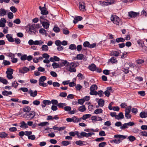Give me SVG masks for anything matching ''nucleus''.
<instances>
[{
  "label": "nucleus",
  "instance_id": "nucleus-1",
  "mask_svg": "<svg viewBox=\"0 0 147 147\" xmlns=\"http://www.w3.org/2000/svg\"><path fill=\"white\" fill-rule=\"evenodd\" d=\"M114 137L115 138H119V139H114L113 140H112L111 141V143L114 142L116 144H118L121 142V140H122L126 138L127 136L117 134L115 135Z\"/></svg>",
  "mask_w": 147,
  "mask_h": 147
},
{
  "label": "nucleus",
  "instance_id": "nucleus-2",
  "mask_svg": "<svg viewBox=\"0 0 147 147\" xmlns=\"http://www.w3.org/2000/svg\"><path fill=\"white\" fill-rule=\"evenodd\" d=\"M111 20L113 23L117 25H121L122 24L120 18L116 15H112L111 17Z\"/></svg>",
  "mask_w": 147,
  "mask_h": 147
},
{
  "label": "nucleus",
  "instance_id": "nucleus-3",
  "mask_svg": "<svg viewBox=\"0 0 147 147\" xmlns=\"http://www.w3.org/2000/svg\"><path fill=\"white\" fill-rule=\"evenodd\" d=\"M77 66V64L75 62H71L69 64V65L67 68V70L71 72H75L76 71L75 67Z\"/></svg>",
  "mask_w": 147,
  "mask_h": 147
},
{
  "label": "nucleus",
  "instance_id": "nucleus-4",
  "mask_svg": "<svg viewBox=\"0 0 147 147\" xmlns=\"http://www.w3.org/2000/svg\"><path fill=\"white\" fill-rule=\"evenodd\" d=\"M36 115V113L34 111H30L28 113L25 114L24 117L28 119H31L34 117Z\"/></svg>",
  "mask_w": 147,
  "mask_h": 147
},
{
  "label": "nucleus",
  "instance_id": "nucleus-5",
  "mask_svg": "<svg viewBox=\"0 0 147 147\" xmlns=\"http://www.w3.org/2000/svg\"><path fill=\"white\" fill-rule=\"evenodd\" d=\"M28 43L30 45H40L44 43V42L41 40H35L34 41L32 40H30L28 42Z\"/></svg>",
  "mask_w": 147,
  "mask_h": 147
},
{
  "label": "nucleus",
  "instance_id": "nucleus-6",
  "mask_svg": "<svg viewBox=\"0 0 147 147\" xmlns=\"http://www.w3.org/2000/svg\"><path fill=\"white\" fill-rule=\"evenodd\" d=\"M13 70L11 68H8L6 71V73L7 74V77L9 79H11L13 78L12 75L13 74Z\"/></svg>",
  "mask_w": 147,
  "mask_h": 147
},
{
  "label": "nucleus",
  "instance_id": "nucleus-7",
  "mask_svg": "<svg viewBox=\"0 0 147 147\" xmlns=\"http://www.w3.org/2000/svg\"><path fill=\"white\" fill-rule=\"evenodd\" d=\"M97 85L95 84L92 85L90 88V94L91 95H94L95 94V92H96L95 90L97 89Z\"/></svg>",
  "mask_w": 147,
  "mask_h": 147
},
{
  "label": "nucleus",
  "instance_id": "nucleus-8",
  "mask_svg": "<svg viewBox=\"0 0 147 147\" xmlns=\"http://www.w3.org/2000/svg\"><path fill=\"white\" fill-rule=\"evenodd\" d=\"M98 105H96V107L98 108L100 107H103L105 105L104 100L102 98L99 99L97 101Z\"/></svg>",
  "mask_w": 147,
  "mask_h": 147
},
{
  "label": "nucleus",
  "instance_id": "nucleus-9",
  "mask_svg": "<svg viewBox=\"0 0 147 147\" xmlns=\"http://www.w3.org/2000/svg\"><path fill=\"white\" fill-rule=\"evenodd\" d=\"M39 9L41 11V14L43 15H46L48 14V11L47 10L45 7H39Z\"/></svg>",
  "mask_w": 147,
  "mask_h": 147
},
{
  "label": "nucleus",
  "instance_id": "nucleus-10",
  "mask_svg": "<svg viewBox=\"0 0 147 147\" xmlns=\"http://www.w3.org/2000/svg\"><path fill=\"white\" fill-rule=\"evenodd\" d=\"M79 8L80 9L83 11H84L86 10L85 9V4L84 2L81 1L79 3Z\"/></svg>",
  "mask_w": 147,
  "mask_h": 147
},
{
  "label": "nucleus",
  "instance_id": "nucleus-11",
  "mask_svg": "<svg viewBox=\"0 0 147 147\" xmlns=\"http://www.w3.org/2000/svg\"><path fill=\"white\" fill-rule=\"evenodd\" d=\"M30 70L29 69L26 67H24L22 68H20L19 71L20 73L24 74Z\"/></svg>",
  "mask_w": 147,
  "mask_h": 147
},
{
  "label": "nucleus",
  "instance_id": "nucleus-12",
  "mask_svg": "<svg viewBox=\"0 0 147 147\" xmlns=\"http://www.w3.org/2000/svg\"><path fill=\"white\" fill-rule=\"evenodd\" d=\"M139 13L133 11H130L128 13V16L130 18H135L138 16Z\"/></svg>",
  "mask_w": 147,
  "mask_h": 147
},
{
  "label": "nucleus",
  "instance_id": "nucleus-13",
  "mask_svg": "<svg viewBox=\"0 0 147 147\" xmlns=\"http://www.w3.org/2000/svg\"><path fill=\"white\" fill-rule=\"evenodd\" d=\"M9 11L7 10H5L3 8L0 9V16H5Z\"/></svg>",
  "mask_w": 147,
  "mask_h": 147
},
{
  "label": "nucleus",
  "instance_id": "nucleus-14",
  "mask_svg": "<svg viewBox=\"0 0 147 147\" xmlns=\"http://www.w3.org/2000/svg\"><path fill=\"white\" fill-rule=\"evenodd\" d=\"M28 93L30 94V96H31L34 97L36 96L37 92L36 90H35L33 92L32 90L30 89L28 90Z\"/></svg>",
  "mask_w": 147,
  "mask_h": 147
},
{
  "label": "nucleus",
  "instance_id": "nucleus-15",
  "mask_svg": "<svg viewBox=\"0 0 147 147\" xmlns=\"http://www.w3.org/2000/svg\"><path fill=\"white\" fill-rule=\"evenodd\" d=\"M20 127L24 129H26L28 128V126L27 123H26L24 121H21L20 123Z\"/></svg>",
  "mask_w": 147,
  "mask_h": 147
},
{
  "label": "nucleus",
  "instance_id": "nucleus-16",
  "mask_svg": "<svg viewBox=\"0 0 147 147\" xmlns=\"http://www.w3.org/2000/svg\"><path fill=\"white\" fill-rule=\"evenodd\" d=\"M82 20V17L78 16H75L73 20V23L76 24L78 22V21H81Z\"/></svg>",
  "mask_w": 147,
  "mask_h": 147
},
{
  "label": "nucleus",
  "instance_id": "nucleus-17",
  "mask_svg": "<svg viewBox=\"0 0 147 147\" xmlns=\"http://www.w3.org/2000/svg\"><path fill=\"white\" fill-rule=\"evenodd\" d=\"M96 65L94 64H91L88 66V69L92 71H94L96 70Z\"/></svg>",
  "mask_w": 147,
  "mask_h": 147
},
{
  "label": "nucleus",
  "instance_id": "nucleus-18",
  "mask_svg": "<svg viewBox=\"0 0 147 147\" xmlns=\"http://www.w3.org/2000/svg\"><path fill=\"white\" fill-rule=\"evenodd\" d=\"M59 60V58L55 56H54L53 57H51L50 58V61L52 62H54V61H58Z\"/></svg>",
  "mask_w": 147,
  "mask_h": 147
},
{
  "label": "nucleus",
  "instance_id": "nucleus-19",
  "mask_svg": "<svg viewBox=\"0 0 147 147\" xmlns=\"http://www.w3.org/2000/svg\"><path fill=\"white\" fill-rule=\"evenodd\" d=\"M124 116L122 112L120 113L118 115H117L115 117V119L118 120H120L121 119H123Z\"/></svg>",
  "mask_w": 147,
  "mask_h": 147
},
{
  "label": "nucleus",
  "instance_id": "nucleus-20",
  "mask_svg": "<svg viewBox=\"0 0 147 147\" xmlns=\"http://www.w3.org/2000/svg\"><path fill=\"white\" fill-rule=\"evenodd\" d=\"M6 37L7 38L8 41L10 42H13L14 39L13 38L10 34H7L6 35Z\"/></svg>",
  "mask_w": 147,
  "mask_h": 147
},
{
  "label": "nucleus",
  "instance_id": "nucleus-21",
  "mask_svg": "<svg viewBox=\"0 0 147 147\" xmlns=\"http://www.w3.org/2000/svg\"><path fill=\"white\" fill-rule=\"evenodd\" d=\"M95 94L94 95H98L100 97H102L104 96V92L101 90H99L98 92H95Z\"/></svg>",
  "mask_w": 147,
  "mask_h": 147
},
{
  "label": "nucleus",
  "instance_id": "nucleus-22",
  "mask_svg": "<svg viewBox=\"0 0 147 147\" xmlns=\"http://www.w3.org/2000/svg\"><path fill=\"white\" fill-rule=\"evenodd\" d=\"M43 27L46 29H47L49 27V24L47 22H41Z\"/></svg>",
  "mask_w": 147,
  "mask_h": 147
},
{
  "label": "nucleus",
  "instance_id": "nucleus-23",
  "mask_svg": "<svg viewBox=\"0 0 147 147\" xmlns=\"http://www.w3.org/2000/svg\"><path fill=\"white\" fill-rule=\"evenodd\" d=\"M85 132L82 131L81 133H79L78 132V137L79 138H82L83 137H85Z\"/></svg>",
  "mask_w": 147,
  "mask_h": 147
},
{
  "label": "nucleus",
  "instance_id": "nucleus-24",
  "mask_svg": "<svg viewBox=\"0 0 147 147\" xmlns=\"http://www.w3.org/2000/svg\"><path fill=\"white\" fill-rule=\"evenodd\" d=\"M12 92L11 91H7L6 90H4L2 92L3 95L5 96H7L9 95H11Z\"/></svg>",
  "mask_w": 147,
  "mask_h": 147
},
{
  "label": "nucleus",
  "instance_id": "nucleus-25",
  "mask_svg": "<svg viewBox=\"0 0 147 147\" xmlns=\"http://www.w3.org/2000/svg\"><path fill=\"white\" fill-rule=\"evenodd\" d=\"M85 142L84 141L79 140L75 142V143L77 145H78L80 146H82L84 145V143Z\"/></svg>",
  "mask_w": 147,
  "mask_h": 147
},
{
  "label": "nucleus",
  "instance_id": "nucleus-26",
  "mask_svg": "<svg viewBox=\"0 0 147 147\" xmlns=\"http://www.w3.org/2000/svg\"><path fill=\"white\" fill-rule=\"evenodd\" d=\"M4 54L7 56L11 57V58L15 57V54H13L11 53H5Z\"/></svg>",
  "mask_w": 147,
  "mask_h": 147
},
{
  "label": "nucleus",
  "instance_id": "nucleus-27",
  "mask_svg": "<svg viewBox=\"0 0 147 147\" xmlns=\"http://www.w3.org/2000/svg\"><path fill=\"white\" fill-rule=\"evenodd\" d=\"M119 54L118 52L115 51L111 52L110 53V55L112 56H115V57H118L119 56Z\"/></svg>",
  "mask_w": 147,
  "mask_h": 147
},
{
  "label": "nucleus",
  "instance_id": "nucleus-28",
  "mask_svg": "<svg viewBox=\"0 0 147 147\" xmlns=\"http://www.w3.org/2000/svg\"><path fill=\"white\" fill-rule=\"evenodd\" d=\"M31 109V108L29 106H25L23 108V111L25 112H29Z\"/></svg>",
  "mask_w": 147,
  "mask_h": 147
},
{
  "label": "nucleus",
  "instance_id": "nucleus-29",
  "mask_svg": "<svg viewBox=\"0 0 147 147\" xmlns=\"http://www.w3.org/2000/svg\"><path fill=\"white\" fill-rule=\"evenodd\" d=\"M47 79V78L45 76L40 77L39 80V83L43 82Z\"/></svg>",
  "mask_w": 147,
  "mask_h": 147
},
{
  "label": "nucleus",
  "instance_id": "nucleus-30",
  "mask_svg": "<svg viewBox=\"0 0 147 147\" xmlns=\"http://www.w3.org/2000/svg\"><path fill=\"white\" fill-rule=\"evenodd\" d=\"M78 110L80 112H83L84 111L86 110L85 105H83L80 107L78 108Z\"/></svg>",
  "mask_w": 147,
  "mask_h": 147
},
{
  "label": "nucleus",
  "instance_id": "nucleus-31",
  "mask_svg": "<svg viewBox=\"0 0 147 147\" xmlns=\"http://www.w3.org/2000/svg\"><path fill=\"white\" fill-rule=\"evenodd\" d=\"M140 117L142 118H146L147 117V111L146 112H142L140 114Z\"/></svg>",
  "mask_w": 147,
  "mask_h": 147
},
{
  "label": "nucleus",
  "instance_id": "nucleus-32",
  "mask_svg": "<svg viewBox=\"0 0 147 147\" xmlns=\"http://www.w3.org/2000/svg\"><path fill=\"white\" fill-rule=\"evenodd\" d=\"M102 110L101 109H98L95 110L94 114H97L101 113L102 112Z\"/></svg>",
  "mask_w": 147,
  "mask_h": 147
},
{
  "label": "nucleus",
  "instance_id": "nucleus-33",
  "mask_svg": "<svg viewBox=\"0 0 147 147\" xmlns=\"http://www.w3.org/2000/svg\"><path fill=\"white\" fill-rule=\"evenodd\" d=\"M63 146H67L71 144V141H62L61 142Z\"/></svg>",
  "mask_w": 147,
  "mask_h": 147
},
{
  "label": "nucleus",
  "instance_id": "nucleus-34",
  "mask_svg": "<svg viewBox=\"0 0 147 147\" xmlns=\"http://www.w3.org/2000/svg\"><path fill=\"white\" fill-rule=\"evenodd\" d=\"M69 134L70 136L74 137L75 135H76L78 136V131H75L74 132L71 131L69 133Z\"/></svg>",
  "mask_w": 147,
  "mask_h": 147
},
{
  "label": "nucleus",
  "instance_id": "nucleus-35",
  "mask_svg": "<svg viewBox=\"0 0 147 147\" xmlns=\"http://www.w3.org/2000/svg\"><path fill=\"white\" fill-rule=\"evenodd\" d=\"M53 30L56 33L59 32H60V29L57 26V25H55Z\"/></svg>",
  "mask_w": 147,
  "mask_h": 147
},
{
  "label": "nucleus",
  "instance_id": "nucleus-36",
  "mask_svg": "<svg viewBox=\"0 0 147 147\" xmlns=\"http://www.w3.org/2000/svg\"><path fill=\"white\" fill-rule=\"evenodd\" d=\"M91 116V115L90 114H85L83 116L81 119L84 120H85L86 119L89 118Z\"/></svg>",
  "mask_w": 147,
  "mask_h": 147
},
{
  "label": "nucleus",
  "instance_id": "nucleus-37",
  "mask_svg": "<svg viewBox=\"0 0 147 147\" xmlns=\"http://www.w3.org/2000/svg\"><path fill=\"white\" fill-rule=\"evenodd\" d=\"M42 103L45 104L46 106L51 104V102L49 100H44L42 101Z\"/></svg>",
  "mask_w": 147,
  "mask_h": 147
},
{
  "label": "nucleus",
  "instance_id": "nucleus-38",
  "mask_svg": "<svg viewBox=\"0 0 147 147\" xmlns=\"http://www.w3.org/2000/svg\"><path fill=\"white\" fill-rule=\"evenodd\" d=\"M109 61L112 63H116L117 62V60L116 59V58L115 57H111Z\"/></svg>",
  "mask_w": 147,
  "mask_h": 147
},
{
  "label": "nucleus",
  "instance_id": "nucleus-39",
  "mask_svg": "<svg viewBox=\"0 0 147 147\" xmlns=\"http://www.w3.org/2000/svg\"><path fill=\"white\" fill-rule=\"evenodd\" d=\"M8 134L5 132H2L0 133V137L3 138L6 137Z\"/></svg>",
  "mask_w": 147,
  "mask_h": 147
},
{
  "label": "nucleus",
  "instance_id": "nucleus-40",
  "mask_svg": "<svg viewBox=\"0 0 147 147\" xmlns=\"http://www.w3.org/2000/svg\"><path fill=\"white\" fill-rule=\"evenodd\" d=\"M125 41V39L122 37L117 38L116 39V41L118 43L121 42H124Z\"/></svg>",
  "mask_w": 147,
  "mask_h": 147
},
{
  "label": "nucleus",
  "instance_id": "nucleus-41",
  "mask_svg": "<svg viewBox=\"0 0 147 147\" xmlns=\"http://www.w3.org/2000/svg\"><path fill=\"white\" fill-rule=\"evenodd\" d=\"M139 45L140 46L143 48L144 46V42L142 40H139L137 41Z\"/></svg>",
  "mask_w": 147,
  "mask_h": 147
},
{
  "label": "nucleus",
  "instance_id": "nucleus-42",
  "mask_svg": "<svg viewBox=\"0 0 147 147\" xmlns=\"http://www.w3.org/2000/svg\"><path fill=\"white\" fill-rule=\"evenodd\" d=\"M139 134L141 136L147 137V132L146 131H141L139 132Z\"/></svg>",
  "mask_w": 147,
  "mask_h": 147
},
{
  "label": "nucleus",
  "instance_id": "nucleus-43",
  "mask_svg": "<svg viewBox=\"0 0 147 147\" xmlns=\"http://www.w3.org/2000/svg\"><path fill=\"white\" fill-rule=\"evenodd\" d=\"M41 49L42 51H46L48 50V47L47 45H43L42 46Z\"/></svg>",
  "mask_w": 147,
  "mask_h": 147
},
{
  "label": "nucleus",
  "instance_id": "nucleus-44",
  "mask_svg": "<svg viewBox=\"0 0 147 147\" xmlns=\"http://www.w3.org/2000/svg\"><path fill=\"white\" fill-rule=\"evenodd\" d=\"M76 58L78 59L82 60L84 58V55L82 54L77 55Z\"/></svg>",
  "mask_w": 147,
  "mask_h": 147
},
{
  "label": "nucleus",
  "instance_id": "nucleus-45",
  "mask_svg": "<svg viewBox=\"0 0 147 147\" xmlns=\"http://www.w3.org/2000/svg\"><path fill=\"white\" fill-rule=\"evenodd\" d=\"M131 109V106H128L127 107L125 110V113H130Z\"/></svg>",
  "mask_w": 147,
  "mask_h": 147
},
{
  "label": "nucleus",
  "instance_id": "nucleus-46",
  "mask_svg": "<svg viewBox=\"0 0 147 147\" xmlns=\"http://www.w3.org/2000/svg\"><path fill=\"white\" fill-rule=\"evenodd\" d=\"M73 122L74 123L78 122V121H80L79 120V119L76 116H74L72 117Z\"/></svg>",
  "mask_w": 147,
  "mask_h": 147
},
{
  "label": "nucleus",
  "instance_id": "nucleus-47",
  "mask_svg": "<svg viewBox=\"0 0 147 147\" xmlns=\"http://www.w3.org/2000/svg\"><path fill=\"white\" fill-rule=\"evenodd\" d=\"M69 49L71 50H76V45L74 44H71L69 46Z\"/></svg>",
  "mask_w": 147,
  "mask_h": 147
},
{
  "label": "nucleus",
  "instance_id": "nucleus-48",
  "mask_svg": "<svg viewBox=\"0 0 147 147\" xmlns=\"http://www.w3.org/2000/svg\"><path fill=\"white\" fill-rule=\"evenodd\" d=\"M128 139H129L131 142H133L136 139V138L134 136H129Z\"/></svg>",
  "mask_w": 147,
  "mask_h": 147
},
{
  "label": "nucleus",
  "instance_id": "nucleus-49",
  "mask_svg": "<svg viewBox=\"0 0 147 147\" xmlns=\"http://www.w3.org/2000/svg\"><path fill=\"white\" fill-rule=\"evenodd\" d=\"M39 33L42 34H45L47 33L46 30L43 28L40 29L39 31Z\"/></svg>",
  "mask_w": 147,
  "mask_h": 147
},
{
  "label": "nucleus",
  "instance_id": "nucleus-50",
  "mask_svg": "<svg viewBox=\"0 0 147 147\" xmlns=\"http://www.w3.org/2000/svg\"><path fill=\"white\" fill-rule=\"evenodd\" d=\"M66 105V104L65 103H60L58 104L57 106L59 108H64V107Z\"/></svg>",
  "mask_w": 147,
  "mask_h": 147
},
{
  "label": "nucleus",
  "instance_id": "nucleus-51",
  "mask_svg": "<svg viewBox=\"0 0 147 147\" xmlns=\"http://www.w3.org/2000/svg\"><path fill=\"white\" fill-rule=\"evenodd\" d=\"M62 64L65 66H68L69 65V63L66 60H63L62 62Z\"/></svg>",
  "mask_w": 147,
  "mask_h": 147
},
{
  "label": "nucleus",
  "instance_id": "nucleus-52",
  "mask_svg": "<svg viewBox=\"0 0 147 147\" xmlns=\"http://www.w3.org/2000/svg\"><path fill=\"white\" fill-rule=\"evenodd\" d=\"M10 10L13 13L16 12L17 11V9L14 6H11L10 7Z\"/></svg>",
  "mask_w": 147,
  "mask_h": 147
},
{
  "label": "nucleus",
  "instance_id": "nucleus-53",
  "mask_svg": "<svg viewBox=\"0 0 147 147\" xmlns=\"http://www.w3.org/2000/svg\"><path fill=\"white\" fill-rule=\"evenodd\" d=\"M77 77H78L80 80L84 79L85 78L82 75V74L80 73H79L78 74Z\"/></svg>",
  "mask_w": 147,
  "mask_h": 147
},
{
  "label": "nucleus",
  "instance_id": "nucleus-54",
  "mask_svg": "<svg viewBox=\"0 0 147 147\" xmlns=\"http://www.w3.org/2000/svg\"><path fill=\"white\" fill-rule=\"evenodd\" d=\"M102 3L103 4L105 5H108L111 4L113 3L111 1H108L107 2L103 1Z\"/></svg>",
  "mask_w": 147,
  "mask_h": 147
},
{
  "label": "nucleus",
  "instance_id": "nucleus-55",
  "mask_svg": "<svg viewBox=\"0 0 147 147\" xmlns=\"http://www.w3.org/2000/svg\"><path fill=\"white\" fill-rule=\"evenodd\" d=\"M3 64L5 66L9 65L10 64V62L5 60H4L3 62Z\"/></svg>",
  "mask_w": 147,
  "mask_h": 147
},
{
  "label": "nucleus",
  "instance_id": "nucleus-56",
  "mask_svg": "<svg viewBox=\"0 0 147 147\" xmlns=\"http://www.w3.org/2000/svg\"><path fill=\"white\" fill-rule=\"evenodd\" d=\"M63 32L64 34L67 35L69 34V31L67 30V28H64L63 29Z\"/></svg>",
  "mask_w": 147,
  "mask_h": 147
},
{
  "label": "nucleus",
  "instance_id": "nucleus-57",
  "mask_svg": "<svg viewBox=\"0 0 147 147\" xmlns=\"http://www.w3.org/2000/svg\"><path fill=\"white\" fill-rule=\"evenodd\" d=\"M128 126L127 123H125L123 125L121 126L120 127L121 129H125L127 128H128Z\"/></svg>",
  "mask_w": 147,
  "mask_h": 147
},
{
  "label": "nucleus",
  "instance_id": "nucleus-58",
  "mask_svg": "<svg viewBox=\"0 0 147 147\" xmlns=\"http://www.w3.org/2000/svg\"><path fill=\"white\" fill-rule=\"evenodd\" d=\"M52 65L53 68L55 69L59 67V64L56 63H54L52 64Z\"/></svg>",
  "mask_w": 147,
  "mask_h": 147
},
{
  "label": "nucleus",
  "instance_id": "nucleus-59",
  "mask_svg": "<svg viewBox=\"0 0 147 147\" xmlns=\"http://www.w3.org/2000/svg\"><path fill=\"white\" fill-rule=\"evenodd\" d=\"M144 62V60L140 59H139L136 61V63L138 64L143 63Z\"/></svg>",
  "mask_w": 147,
  "mask_h": 147
},
{
  "label": "nucleus",
  "instance_id": "nucleus-60",
  "mask_svg": "<svg viewBox=\"0 0 147 147\" xmlns=\"http://www.w3.org/2000/svg\"><path fill=\"white\" fill-rule=\"evenodd\" d=\"M8 17L10 19H12L13 18V13L9 12L8 13Z\"/></svg>",
  "mask_w": 147,
  "mask_h": 147
},
{
  "label": "nucleus",
  "instance_id": "nucleus-61",
  "mask_svg": "<svg viewBox=\"0 0 147 147\" xmlns=\"http://www.w3.org/2000/svg\"><path fill=\"white\" fill-rule=\"evenodd\" d=\"M48 123L47 122H44L40 123L38 124V126H46L47 124Z\"/></svg>",
  "mask_w": 147,
  "mask_h": 147
},
{
  "label": "nucleus",
  "instance_id": "nucleus-62",
  "mask_svg": "<svg viewBox=\"0 0 147 147\" xmlns=\"http://www.w3.org/2000/svg\"><path fill=\"white\" fill-rule=\"evenodd\" d=\"M51 103H52L53 105H58V101L56 100L53 99L51 100Z\"/></svg>",
  "mask_w": 147,
  "mask_h": 147
},
{
  "label": "nucleus",
  "instance_id": "nucleus-63",
  "mask_svg": "<svg viewBox=\"0 0 147 147\" xmlns=\"http://www.w3.org/2000/svg\"><path fill=\"white\" fill-rule=\"evenodd\" d=\"M64 109L66 111L70 112L71 110V108L69 106H66L64 108Z\"/></svg>",
  "mask_w": 147,
  "mask_h": 147
},
{
  "label": "nucleus",
  "instance_id": "nucleus-64",
  "mask_svg": "<svg viewBox=\"0 0 147 147\" xmlns=\"http://www.w3.org/2000/svg\"><path fill=\"white\" fill-rule=\"evenodd\" d=\"M18 85V83L16 82V81L13 82L12 83V86L15 88H16Z\"/></svg>",
  "mask_w": 147,
  "mask_h": 147
}]
</instances>
